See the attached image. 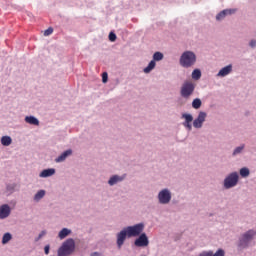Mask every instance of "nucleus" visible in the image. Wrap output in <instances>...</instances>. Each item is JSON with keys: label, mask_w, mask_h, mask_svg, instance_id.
Returning a JSON list of instances; mask_svg holds the SVG:
<instances>
[{"label": "nucleus", "mask_w": 256, "mask_h": 256, "mask_svg": "<svg viewBox=\"0 0 256 256\" xmlns=\"http://www.w3.org/2000/svg\"><path fill=\"white\" fill-rule=\"evenodd\" d=\"M143 231H145V223L143 222L124 227L120 232L116 234V245L118 249H121V247L125 245V241H127V239L137 237V235H141Z\"/></svg>", "instance_id": "nucleus-1"}, {"label": "nucleus", "mask_w": 256, "mask_h": 256, "mask_svg": "<svg viewBox=\"0 0 256 256\" xmlns=\"http://www.w3.org/2000/svg\"><path fill=\"white\" fill-rule=\"evenodd\" d=\"M256 230L249 229L244 233H241L235 243L238 253H243L255 246Z\"/></svg>", "instance_id": "nucleus-2"}, {"label": "nucleus", "mask_w": 256, "mask_h": 256, "mask_svg": "<svg viewBox=\"0 0 256 256\" xmlns=\"http://www.w3.org/2000/svg\"><path fill=\"white\" fill-rule=\"evenodd\" d=\"M197 63V55L193 51H184L179 59V64L184 69H191Z\"/></svg>", "instance_id": "nucleus-3"}, {"label": "nucleus", "mask_w": 256, "mask_h": 256, "mask_svg": "<svg viewBox=\"0 0 256 256\" xmlns=\"http://www.w3.org/2000/svg\"><path fill=\"white\" fill-rule=\"evenodd\" d=\"M76 245L75 239L68 238L57 250V256H71L75 253Z\"/></svg>", "instance_id": "nucleus-4"}, {"label": "nucleus", "mask_w": 256, "mask_h": 256, "mask_svg": "<svg viewBox=\"0 0 256 256\" xmlns=\"http://www.w3.org/2000/svg\"><path fill=\"white\" fill-rule=\"evenodd\" d=\"M195 87V83H193L192 81H184L182 86L180 87V95L182 99H190L191 95L195 93Z\"/></svg>", "instance_id": "nucleus-5"}, {"label": "nucleus", "mask_w": 256, "mask_h": 256, "mask_svg": "<svg viewBox=\"0 0 256 256\" xmlns=\"http://www.w3.org/2000/svg\"><path fill=\"white\" fill-rule=\"evenodd\" d=\"M163 59H165V55L163 54V52H154V54L152 55V60L148 63L147 67L143 69V72L146 74L151 73V71H153V69L157 67V62L163 61Z\"/></svg>", "instance_id": "nucleus-6"}, {"label": "nucleus", "mask_w": 256, "mask_h": 256, "mask_svg": "<svg viewBox=\"0 0 256 256\" xmlns=\"http://www.w3.org/2000/svg\"><path fill=\"white\" fill-rule=\"evenodd\" d=\"M239 185V173L232 172L228 174L223 181L224 189H233V187H237Z\"/></svg>", "instance_id": "nucleus-7"}, {"label": "nucleus", "mask_w": 256, "mask_h": 256, "mask_svg": "<svg viewBox=\"0 0 256 256\" xmlns=\"http://www.w3.org/2000/svg\"><path fill=\"white\" fill-rule=\"evenodd\" d=\"M157 198L160 205H169V203H171V199H173V195L169 188H164L159 191Z\"/></svg>", "instance_id": "nucleus-8"}, {"label": "nucleus", "mask_w": 256, "mask_h": 256, "mask_svg": "<svg viewBox=\"0 0 256 256\" xmlns=\"http://www.w3.org/2000/svg\"><path fill=\"white\" fill-rule=\"evenodd\" d=\"M136 237L137 238L134 240L135 247H149V237L147 233L140 232Z\"/></svg>", "instance_id": "nucleus-9"}, {"label": "nucleus", "mask_w": 256, "mask_h": 256, "mask_svg": "<svg viewBox=\"0 0 256 256\" xmlns=\"http://www.w3.org/2000/svg\"><path fill=\"white\" fill-rule=\"evenodd\" d=\"M181 119H184L182 122L183 127H185L188 131H193V114L182 113Z\"/></svg>", "instance_id": "nucleus-10"}, {"label": "nucleus", "mask_w": 256, "mask_h": 256, "mask_svg": "<svg viewBox=\"0 0 256 256\" xmlns=\"http://www.w3.org/2000/svg\"><path fill=\"white\" fill-rule=\"evenodd\" d=\"M207 119V112L200 111L195 120H193L192 125L194 129H201L203 127V123Z\"/></svg>", "instance_id": "nucleus-11"}, {"label": "nucleus", "mask_w": 256, "mask_h": 256, "mask_svg": "<svg viewBox=\"0 0 256 256\" xmlns=\"http://www.w3.org/2000/svg\"><path fill=\"white\" fill-rule=\"evenodd\" d=\"M127 179V173L122 174L121 176L114 174L110 176L108 180V185L110 187H114V185H117V183H123L124 180Z\"/></svg>", "instance_id": "nucleus-12"}, {"label": "nucleus", "mask_w": 256, "mask_h": 256, "mask_svg": "<svg viewBox=\"0 0 256 256\" xmlns=\"http://www.w3.org/2000/svg\"><path fill=\"white\" fill-rule=\"evenodd\" d=\"M236 13L237 8L224 9L216 15V21H223L228 15H235Z\"/></svg>", "instance_id": "nucleus-13"}, {"label": "nucleus", "mask_w": 256, "mask_h": 256, "mask_svg": "<svg viewBox=\"0 0 256 256\" xmlns=\"http://www.w3.org/2000/svg\"><path fill=\"white\" fill-rule=\"evenodd\" d=\"M21 189V185L19 183H6V193L7 195H13V193L19 191Z\"/></svg>", "instance_id": "nucleus-14"}, {"label": "nucleus", "mask_w": 256, "mask_h": 256, "mask_svg": "<svg viewBox=\"0 0 256 256\" xmlns=\"http://www.w3.org/2000/svg\"><path fill=\"white\" fill-rule=\"evenodd\" d=\"M11 215V206L9 204H2L0 206V219H7Z\"/></svg>", "instance_id": "nucleus-15"}, {"label": "nucleus", "mask_w": 256, "mask_h": 256, "mask_svg": "<svg viewBox=\"0 0 256 256\" xmlns=\"http://www.w3.org/2000/svg\"><path fill=\"white\" fill-rule=\"evenodd\" d=\"M230 73H233V64H228L227 66L221 68L217 73V77H227V75H230Z\"/></svg>", "instance_id": "nucleus-16"}, {"label": "nucleus", "mask_w": 256, "mask_h": 256, "mask_svg": "<svg viewBox=\"0 0 256 256\" xmlns=\"http://www.w3.org/2000/svg\"><path fill=\"white\" fill-rule=\"evenodd\" d=\"M55 173H57V170H55V168H47V169L42 170L39 173V177L41 179H47L49 177H53V175H55Z\"/></svg>", "instance_id": "nucleus-17"}, {"label": "nucleus", "mask_w": 256, "mask_h": 256, "mask_svg": "<svg viewBox=\"0 0 256 256\" xmlns=\"http://www.w3.org/2000/svg\"><path fill=\"white\" fill-rule=\"evenodd\" d=\"M71 155H73V149H67L61 155L55 158V163H63L67 157H71Z\"/></svg>", "instance_id": "nucleus-18"}, {"label": "nucleus", "mask_w": 256, "mask_h": 256, "mask_svg": "<svg viewBox=\"0 0 256 256\" xmlns=\"http://www.w3.org/2000/svg\"><path fill=\"white\" fill-rule=\"evenodd\" d=\"M199 256H225V250L219 248L215 253L212 250L203 251L199 254Z\"/></svg>", "instance_id": "nucleus-19"}, {"label": "nucleus", "mask_w": 256, "mask_h": 256, "mask_svg": "<svg viewBox=\"0 0 256 256\" xmlns=\"http://www.w3.org/2000/svg\"><path fill=\"white\" fill-rule=\"evenodd\" d=\"M24 121L25 123H28V125H35L36 127H39V119L33 115L26 116Z\"/></svg>", "instance_id": "nucleus-20"}, {"label": "nucleus", "mask_w": 256, "mask_h": 256, "mask_svg": "<svg viewBox=\"0 0 256 256\" xmlns=\"http://www.w3.org/2000/svg\"><path fill=\"white\" fill-rule=\"evenodd\" d=\"M0 143L3 145V147H9L13 143V138L9 135L2 136L0 138Z\"/></svg>", "instance_id": "nucleus-21"}, {"label": "nucleus", "mask_w": 256, "mask_h": 256, "mask_svg": "<svg viewBox=\"0 0 256 256\" xmlns=\"http://www.w3.org/2000/svg\"><path fill=\"white\" fill-rule=\"evenodd\" d=\"M72 231L69 228H62L59 233H58V237L59 239L63 240L66 237H69V235H71Z\"/></svg>", "instance_id": "nucleus-22"}, {"label": "nucleus", "mask_w": 256, "mask_h": 256, "mask_svg": "<svg viewBox=\"0 0 256 256\" xmlns=\"http://www.w3.org/2000/svg\"><path fill=\"white\" fill-rule=\"evenodd\" d=\"M191 77H192V79H193L194 81H199V79H201V77H202L201 69L195 68V69L192 71Z\"/></svg>", "instance_id": "nucleus-23"}, {"label": "nucleus", "mask_w": 256, "mask_h": 256, "mask_svg": "<svg viewBox=\"0 0 256 256\" xmlns=\"http://www.w3.org/2000/svg\"><path fill=\"white\" fill-rule=\"evenodd\" d=\"M47 191L45 190H38L37 193L34 195V201H36V203H39V201H41V199H43V197H45Z\"/></svg>", "instance_id": "nucleus-24"}, {"label": "nucleus", "mask_w": 256, "mask_h": 256, "mask_svg": "<svg viewBox=\"0 0 256 256\" xmlns=\"http://www.w3.org/2000/svg\"><path fill=\"white\" fill-rule=\"evenodd\" d=\"M13 239V234H11L10 232H6L3 234L2 236V245H7V243H9V241H11Z\"/></svg>", "instance_id": "nucleus-25"}, {"label": "nucleus", "mask_w": 256, "mask_h": 256, "mask_svg": "<svg viewBox=\"0 0 256 256\" xmlns=\"http://www.w3.org/2000/svg\"><path fill=\"white\" fill-rule=\"evenodd\" d=\"M244 150H245V144H241L240 146H237L232 152V157H237V155H241Z\"/></svg>", "instance_id": "nucleus-26"}, {"label": "nucleus", "mask_w": 256, "mask_h": 256, "mask_svg": "<svg viewBox=\"0 0 256 256\" xmlns=\"http://www.w3.org/2000/svg\"><path fill=\"white\" fill-rule=\"evenodd\" d=\"M203 105V101H201V98H195L192 101V109H201V106Z\"/></svg>", "instance_id": "nucleus-27"}, {"label": "nucleus", "mask_w": 256, "mask_h": 256, "mask_svg": "<svg viewBox=\"0 0 256 256\" xmlns=\"http://www.w3.org/2000/svg\"><path fill=\"white\" fill-rule=\"evenodd\" d=\"M239 173L243 179H245V178L249 177V175H251V171L247 167L241 168Z\"/></svg>", "instance_id": "nucleus-28"}, {"label": "nucleus", "mask_w": 256, "mask_h": 256, "mask_svg": "<svg viewBox=\"0 0 256 256\" xmlns=\"http://www.w3.org/2000/svg\"><path fill=\"white\" fill-rule=\"evenodd\" d=\"M108 39L109 41H111V43H115V41H117V34H115V32L111 31L108 35Z\"/></svg>", "instance_id": "nucleus-29"}, {"label": "nucleus", "mask_w": 256, "mask_h": 256, "mask_svg": "<svg viewBox=\"0 0 256 256\" xmlns=\"http://www.w3.org/2000/svg\"><path fill=\"white\" fill-rule=\"evenodd\" d=\"M45 235H47V230H42L41 233L38 235V237L35 238V241H39L41 239H43V237H45Z\"/></svg>", "instance_id": "nucleus-30"}, {"label": "nucleus", "mask_w": 256, "mask_h": 256, "mask_svg": "<svg viewBox=\"0 0 256 256\" xmlns=\"http://www.w3.org/2000/svg\"><path fill=\"white\" fill-rule=\"evenodd\" d=\"M109 81V74L107 72L102 73V83H107Z\"/></svg>", "instance_id": "nucleus-31"}, {"label": "nucleus", "mask_w": 256, "mask_h": 256, "mask_svg": "<svg viewBox=\"0 0 256 256\" xmlns=\"http://www.w3.org/2000/svg\"><path fill=\"white\" fill-rule=\"evenodd\" d=\"M52 33H53V27H49L44 31V36L49 37V35H51Z\"/></svg>", "instance_id": "nucleus-32"}, {"label": "nucleus", "mask_w": 256, "mask_h": 256, "mask_svg": "<svg viewBox=\"0 0 256 256\" xmlns=\"http://www.w3.org/2000/svg\"><path fill=\"white\" fill-rule=\"evenodd\" d=\"M50 251H51V245H49V244L45 245L44 246V253L46 255H49Z\"/></svg>", "instance_id": "nucleus-33"}, {"label": "nucleus", "mask_w": 256, "mask_h": 256, "mask_svg": "<svg viewBox=\"0 0 256 256\" xmlns=\"http://www.w3.org/2000/svg\"><path fill=\"white\" fill-rule=\"evenodd\" d=\"M249 47H251V49H256V40L255 39L250 40Z\"/></svg>", "instance_id": "nucleus-34"}, {"label": "nucleus", "mask_w": 256, "mask_h": 256, "mask_svg": "<svg viewBox=\"0 0 256 256\" xmlns=\"http://www.w3.org/2000/svg\"><path fill=\"white\" fill-rule=\"evenodd\" d=\"M90 256H101V252H92Z\"/></svg>", "instance_id": "nucleus-35"}, {"label": "nucleus", "mask_w": 256, "mask_h": 256, "mask_svg": "<svg viewBox=\"0 0 256 256\" xmlns=\"http://www.w3.org/2000/svg\"><path fill=\"white\" fill-rule=\"evenodd\" d=\"M172 205H179V200L173 199L172 200Z\"/></svg>", "instance_id": "nucleus-36"}]
</instances>
